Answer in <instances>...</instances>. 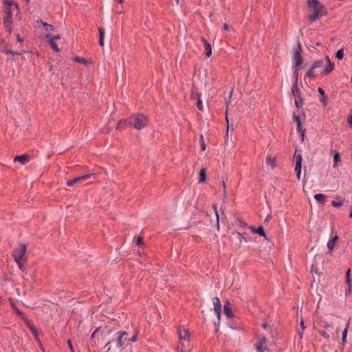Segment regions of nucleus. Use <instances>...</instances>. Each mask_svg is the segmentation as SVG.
Masks as SVG:
<instances>
[{"instance_id": "nucleus-1", "label": "nucleus", "mask_w": 352, "mask_h": 352, "mask_svg": "<svg viewBox=\"0 0 352 352\" xmlns=\"http://www.w3.org/2000/svg\"><path fill=\"white\" fill-rule=\"evenodd\" d=\"M327 65V67L321 72V74L327 75L334 69V63H331L329 56H326L323 59L317 60L314 62L311 67L307 72L305 77L314 78V69L319 68L321 65Z\"/></svg>"}, {"instance_id": "nucleus-2", "label": "nucleus", "mask_w": 352, "mask_h": 352, "mask_svg": "<svg viewBox=\"0 0 352 352\" xmlns=\"http://www.w3.org/2000/svg\"><path fill=\"white\" fill-rule=\"evenodd\" d=\"M138 340V332L134 331V333L129 336V334L126 331H119L116 333V346L120 350H123L124 348L130 343V342H135Z\"/></svg>"}, {"instance_id": "nucleus-3", "label": "nucleus", "mask_w": 352, "mask_h": 352, "mask_svg": "<svg viewBox=\"0 0 352 352\" xmlns=\"http://www.w3.org/2000/svg\"><path fill=\"white\" fill-rule=\"evenodd\" d=\"M27 246L25 244L21 243L19 246L14 249L12 256L21 270L24 269V263L25 262V254Z\"/></svg>"}, {"instance_id": "nucleus-4", "label": "nucleus", "mask_w": 352, "mask_h": 352, "mask_svg": "<svg viewBox=\"0 0 352 352\" xmlns=\"http://www.w3.org/2000/svg\"><path fill=\"white\" fill-rule=\"evenodd\" d=\"M307 4L313 11V14L308 16L311 22L316 21L320 14H326L324 6L318 0H309Z\"/></svg>"}, {"instance_id": "nucleus-5", "label": "nucleus", "mask_w": 352, "mask_h": 352, "mask_svg": "<svg viewBox=\"0 0 352 352\" xmlns=\"http://www.w3.org/2000/svg\"><path fill=\"white\" fill-rule=\"evenodd\" d=\"M147 118L142 114H136L129 119V124L137 130H141L147 124Z\"/></svg>"}, {"instance_id": "nucleus-6", "label": "nucleus", "mask_w": 352, "mask_h": 352, "mask_svg": "<svg viewBox=\"0 0 352 352\" xmlns=\"http://www.w3.org/2000/svg\"><path fill=\"white\" fill-rule=\"evenodd\" d=\"M300 45L298 44V47L294 50L292 57V65L295 69V73L298 70V67L302 65L303 58L300 54Z\"/></svg>"}, {"instance_id": "nucleus-7", "label": "nucleus", "mask_w": 352, "mask_h": 352, "mask_svg": "<svg viewBox=\"0 0 352 352\" xmlns=\"http://www.w3.org/2000/svg\"><path fill=\"white\" fill-rule=\"evenodd\" d=\"M177 334L181 347L182 346V343H184L185 341L188 342L190 340V333L189 331L184 327H179L177 329Z\"/></svg>"}, {"instance_id": "nucleus-8", "label": "nucleus", "mask_w": 352, "mask_h": 352, "mask_svg": "<svg viewBox=\"0 0 352 352\" xmlns=\"http://www.w3.org/2000/svg\"><path fill=\"white\" fill-rule=\"evenodd\" d=\"M5 12L6 16L3 20V25L6 31H8L9 34H11L12 25V14L10 8H7Z\"/></svg>"}, {"instance_id": "nucleus-9", "label": "nucleus", "mask_w": 352, "mask_h": 352, "mask_svg": "<svg viewBox=\"0 0 352 352\" xmlns=\"http://www.w3.org/2000/svg\"><path fill=\"white\" fill-rule=\"evenodd\" d=\"M294 157L296 159L295 171L296 173L297 179L300 180L301 176L302 157L301 154H296V153H295Z\"/></svg>"}, {"instance_id": "nucleus-10", "label": "nucleus", "mask_w": 352, "mask_h": 352, "mask_svg": "<svg viewBox=\"0 0 352 352\" xmlns=\"http://www.w3.org/2000/svg\"><path fill=\"white\" fill-rule=\"evenodd\" d=\"M256 352H267L268 349L266 344V340L264 337L260 338L255 344Z\"/></svg>"}, {"instance_id": "nucleus-11", "label": "nucleus", "mask_w": 352, "mask_h": 352, "mask_svg": "<svg viewBox=\"0 0 352 352\" xmlns=\"http://www.w3.org/2000/svg\"><path fill=\"white\" fill-rule=\"evenodd\" d=\"M212 302L214 305V313L219 320L221 318V304L220 300L218 297H214L212 298Z\"/></svg>"}, {"instance_id": "nucleus-12", "label": "nucleus", "mask_w": 352, "mask_h": 352, "mask_svg": "<svg viewBox=\"0 0 352 352\" xmlns=\"http://www.w3.org/2000/svg\"><path fill=\"white\" fill-rule=\"evenodd\" d=\"M293 118H294V120L295 121V122L296 123L297 131H298V132H299L300 133L302 140H304L305 131L304 129H302V128L301 126L300 117L297 115L294 114Z\"/></svg>"}, {"instance_id": "nucleus-13", "label": "nucleus", "mask_w": 352, "mask_h": 352, "mask_svg": "<svg viewBox=\"0 0 352 352\" xmlns=\"http://www.w3.org/2000/svg\"><path fill=\"white\" fill-rule=\"evenodd\" d=\"M201 41L204 43L205 48V54L207 57H210L212 55V47L209 42L204 37L201 38Z\"/></svg>"}, {"instance_id": "nucleus-14", "label": "nucleus", "mask_w": 352, "mask_h": 352, "mask_svg": "<svg viewBox=\"0 0 352 352\" xmlns=\"http://www.w3.org/2000/svg\"><path fill=\"white\" fill-rule=\"evenodd\" d=\"M266 164L271 168H274L276 166V156L269 155L266 158Z\"/></svg>"}, {"instance_id": "nucleus-15", "label": "nucleus", "mask_w": 352, "mask_h": 352, "mask_svg": "<svg viewBox=\"0 0 352 352\" xmlns=\"http://www.w3.org/2000/svg\"><path fill=\"white\" fill-rule=\"evenodd\" d=\"M30 157L28 155H22L16 156L14 159V162H20L22 165L26 164L29 162Z\"/></svg>"}, {"instance_id": "nucleus-16", "label": "nucleus", "mask_w": 352, "mask_h": 352, "mask_svg": "<svg viewBox=\"0 0 352 352\" xmlns=\"http://www.w3.org/2000/svg\"><path fill=\"white\" fill-rule=\"evenodd\" d=\"M45 37L47 38V42L51 46V47L56 52H58L60 51V49L58 48L57 44L55 43V41L53 40V38H52V35L50 34H46Z\"/></svg>"}, {"instance_id": "nucleus-17", "label": "nucleus", "mask_w": 352, "mask_h": 352, "mask_svg": "<svg viewBox=\"0 0 352 352\" xmlns=\"http://www.w3.org/2000/svg\"><path fill=\"white\" fill-rule=\"evenodd\" d=\"M292 94L294 97L298 98L300 100H301V95H300V89L298 87V85H296V81L293 82L292 87Z\"/></svg>"}, {"instance_id": "nucleus-18", "label": "nucleus", "mask_w": 352, "mask_h": 352, "mask_svg": "<svg viewBox=\"0 0 352 352\" xmlns=\"http://www.w3.org/2000/svg\"><path fill=\"white\" fill-rule=\"evenodd\" d=\"M250 230L256 234H259L260 236H264L265 239H267V237L264 232V229L263 226H259L258 228H256L254 226H251L250 228Z\"/></svg>"}, {"instance_id": "nucleus-19", "label": "nucleus", "mask_w": 352, "mask_h": 352, "mask_svg": "<svg viewBox=\"0 0 352 352\" xmlns=\"http://www.w3.org/2000/svg\"><path fill=\"white\" fill-rule=\"evenodd\" d=\"M338 236H335L334 237H333L331 239H330L328 241V243H327V248H328L329 253H331V252L333 251L336 244L338 243Z\"/></svg>"}, {"instance_id": "nucleus-20", "label": "nucleus", "mask_w": 352, "mask_h": 352, "mask_svg": "<svg viewBox=\"0 0 352 352\" xmlns=\"http://www.w3.org/2000/svg\"><path fill=\"white\" fill-rule=\"evenodd\" d=\"M332 153L333 154V167L336 168L338 167V163L341 161V157L340 152L338 151H333Z\"/></svg>"}, {"instance_id": "nucleus-21", "label": "nucleus", "mask_w": 352, "mask_h": 352, "mask_svg": "<svg viewBox=\"0 0 352 352\" xmlns=\"http://www.w3.org/2000/svg\"><path fill=\"white\" fill-rule=\"evenodd\" d=\"M232 234L235 235L236 239H237V240L239 241V243L234 247V248L237 249V248H239L241 246V241H242V239H243L245 241H247V239L245 237L243 236L241 233H240L239 232H232Z\"/></svg>"}, {"instance_id": "nucleus-22", "label": "nucleus", "mask_w": 352, "mask_h": 352, "mask_svg": "<svg viewBox=\"0 0 352 352\" xmlns=\"http://www.w3.org/2000/svg\"><path fill=\"white\" fill-rule=\"evenodd\" d=\"M223 311L228 318H231L233 316V313L231 310V308L230 307V302L228 301H227L226 303L224 305Z\"/></svg>"}, {"instance_id": "nucleus-23", "label": "nucleus", "mask_w": 352, "mask_h": 352, "mask_svg": "<svg viewBox=\"0 0 352 352\" xmlns=\"http://www.w3.org/2000/svg\"><path fill=\"white\" fill-rule=\"evenodd\" d=\"M111 333V331L107 329V328H104V329H101L100 328V331H99V334H100V338L101 340H104L105 337L108 335H109Z\"/></svg>"}, {"instance_id": "nucleus-24", "label": "nucleus", "mask_w": 352, "mask_h": 352, "mask_svg": "<svg viewBox=\"0 0 352 352\" xmlns=\"http://www.w3.org/2000/svg\"><path fill=\"white\" fill-rule=\"evenodd\" d=\"M25 323L27 325V327L30 329V330L32 331V333L36 336L37 335V330L36 328L32 324L30 320H28L27 318L24 319Z\"/></svg>"}, {"instance_id": "nucleus-25", "label": "nucleus", "mask_w": 352, "mask_h": 352, "mask_svg": "<svg viewBox=\"0 0 352 352\" xmlns=\"http://www.w3.org/2000/svg\"><path fill=\"white\" fill-rule=\"evenodd\" d=\"M94 175L92 174V173L91 174H87V175H84L76 177L74 179L76 184H78V183L81 182L83 180H85V179H87L90 178L91 177H92Z\"/></svg>"}, {"instance_id": "nucleus-26", "label": "nucleus", "mask_w": 352, "mask_h": 352, "mask_svg": "<svg viewBox=\"0 0 352 352\" xmlns=\"http://www.w3.org/2000/svg\"><path fill=\"white\" fill-rule=\"evenodd\" d=\"M314 198L320 204H323L326 200V196L320 193L315 195Z\"/></svg>"}, {"instance_id": "nucleus-27", "label": "nucleus", "mask_w": 352, "mask_h": 352, "mask_svg": "<svg viewBox=\"0 0 352 352\" xmlns=\"http://www.w3.org/2000/svg\"><path fill=\"white\" fill-rule=\"evenodd\" d=\"M206 170L204 168H201L199 172V183H204L206 182Z\"/></svg>"}, {"instance_id": "nucleus-28", "label": "nucleus", "mask_w": 352, "mask_h": 352, "mask_svg": "<svg viewBox=\"0 0 352 352\" xmlns=\"http://www.w3.org/2000/svg\"><path fill=\"white\" fill-rule=\"evenodd\" d=\"M98 31H99V35H100L99 44L101 47H102L104 45V30L102 28H99Z\"/></svg>"}, {"instance_id": "nucleus-29", "label": "nucleus", "mask_w": 352, "mask_h": 352, "mask_svg": "<svg viewBox=\"0 0 352 352\" xmlns=\"http://www.w3.org/2000/svg\"><path fill=\"white\" fill-rule=\"evenodd\" d=\"M130 126L129 124V120H121L119 121L117 126H116V129H121L122 127H125V126Z\"/></svg>"}, {"instance_id": "nucleus-30", "label": "nucleus", "mask_w": 352, "mask_h": 352, "mask_svg": "<svg viewBox=\"0 0 352 352\" xmlns=\"http://www.w3.org/2000/svg\"><path fill=\"white\" fill-rule=\"evenodd\" d=\"M197 108L199 109V110L203 111L204 108H203V104H202V100L201 99L200 94H197Z\"/></svg>"}, {"instance_id": "nucleus-31", "label": "nucleus", "mask_w": 352, "mask_h": 352, "mask_svg": "<svg viewBox=\"0 0 352 352\" xmlns=\"http://www.w3.org/2000/svg\"><path fill=\"white\" fill-rule=\"evenodd\" d=\"M336 57L338 60H342L344 58V50H343V49H340V50L337 51V52L336 54Z\"/></svg>"}, {"instance_id": "nucleus-32", "label": "nucleus", "mask_w": 352, "mask_h": 352, "mask_svg": "<svg viewBox=\"0 0 352 352\" xmlns=\"http://www.w3.org/2000/svg\"><path fill=\"white\" fill-rule=\"evenodd\" d=\"M74 60L75 62L80 63H82L84 65H86L87 63V60L85 58H82V57H79V56L74 57Z\"/></svg>"}, {"instance_id": "nucleus-33", "label": "nucleus", "mask_w": 352, "mask_h": 352, "mask_svg": "<svg viewBox=\"0 0 352 352\" xmlns=\"http://www.w3.org/2000/svg\"><path fill=\"white\" fill-rule=\"evenodd\" d=\"M213 208L215 212L216 218H217V228L219 229V214L217 212V207L215 205H214Z\"/></svg>"}, {"instance_id": "nucleus-34", "label": "nucleus", "mask_w": 352, "mask_h": 352, "mask_svg": "<svg viewBox=\"0 0 352 352\" xmlns=\"http://www.w3.org/2000/svg\"><path fill=\"white\" fill-rule=\"evenodd\" d=\"M318 91L321 95L322 100L323 101H326V96H325L324 91L321 87H318Z\"/></svg>"}, {"instance_id": "nucleus-35", "label": "nucleus", "mask_w": 352, "mask_h": 352, "mask_svg": "<svg viewBox=\"0 0 352 352\" xmlns=\"http://www.w3.org/2000/svg\"><path fill=\"white\" fill-rule=\"evenodd\" d=\"M302 98H301V100H300L298 97L295 98V104H296V107L297 108L301 107H302Z\"/></svg>"}, {"instance_id": "nucleus-36", "label": "nucleus", "mask_w": 352, "mask_h": 352, "mask_svg": "<svg viewBox=\"0 0 352 352\" xmlns=\"http://www.w3.org/2000/svg\"><path fill=\"white\" fill-rule=\"evenodd\" d=\"M319 333L325 339L329 340L330 338L329 334L325 331H319Z\"/></svg>"}, {"instance_id": "nucleus-37", "label": "nucleus", "mask_w": 352, "mask_h": 352, "mask_svg": "<svg viewBox=\"0 0 352 352\" xmlns=\"http://www.w3.org/2000/svg\"><path fill=\"white\" fill-rule=\"evenodd\" d=\"M190 348L188 345H186L185 343H182V346L181 347V352H186L190 351Z\"/></svg>"}, {"instance_id": "nucleus-38", "label": "nucleus", "mask_w": 352, "mask_h": 352, "mask_svg": "<svg viewBox=\"0 0 352 352\" xmlns=\"http://www.w3.org/2000/svg\"><path fill=\"white\" fill-rule=\"evenodd\" d=\"M343 204L342 201H332L331 202V205L333 206V207H340L342 206Z\"/></svg>"}, {"instance_id": "nucleus-39", "label": "nucleus", "mask_w": 352, "mask_h": 352, "mask_svg": "<svg viewBox=\"0 0 352 352\" xmlns=\"http://www.w3.org/2000/svg\"><path fill=\"white\" fill-rule=\"evenodd\" d=\"M223 200H226L227 199V194H226V184L224 182H223Z\"/></svg>"}, {"instance_id": "nucleus-40", "label": "nucleus", "mask_w": 352, "mask_h": 352, "mask_svg": "<svg viewBox=\"0 0 352 352\" xmlns=\"http://www.w3.org/2000/svg\"><path fill=\"white\" fill-rule=\"evenodd\" d=\"M41 23H42V25L44 26V27H46L47 28V30H53L54 28H53V26L45 23V22H43V21H41Z\"/></svg>"}, {"instance_id": "nucleus-41", "label": "nucleus", "mask_w": 352, "mask_h": 352, "mask_svg": "<svg viewBox=\"0 0 352 352\" xmlns=\"http://www.w3.org/2000/svg\"><path fill=\"white\" fill-rule=\"evenodd\" d=\"M200 139H201V150L202 151H205L206 150V144L204 143L203 135H201Z\"/></svg>"}, {"instance_id": "nucleus-42", "label": "nucleus", "mask_w": 352, "mask_h": 352, "mask_svg": "<svg viewBox=\"0 0 352 352\" xmlns=\"http://www.w3.org/2000/svg\"><path fill=\"white\" fill-rule=\"evenodd\" d=\"M3 3L9 8L13 5V2L11 0H3Z\"/></svg>"}, {"instance_id": "nucleus-43", "label": "nucleus", "mask_w": 352, "mask_h": 352, "mask_svg": "<svg viewBox=\"0 0 352 352\" xmlns=\"http://www.w3.org/2000/svg\"><path fill=\"white\" fill-rule=\"evenodd\" d=\"M67 344L69 346V348L71 352H74V347H73V345H72L71 340H67Z\"/></svg>"}, {"instance_id": "nucleus-44", "label": "nucleus", "mask_w": 352, "mask_h": 352, "mask_svg": "<svg viewBox=\"0 0 352 352\" xmlns=\"http://www.w3.org/2000/svg\"><path fill=\"white\" fill-rule=\"evenodd\" d=\"M5 52L6 54H12V55L20 54H21V53H19V52H13V51L10 50H5Z\"/></svg>"}, {"instance_id": "nucleus-45", "label": "nucleus", "mask_w": 352, "mask_h": 352, "mask_svg": "<svg viewBox=\"0 0 352 352\" xmlns=\"http://www.w3.org/2000/svg\"><path fill=\"white\" fill-rule=\"evenodd\" d=\"M74 184H76V182H75V181H74V179H73L68 180V181L67 182V185L68 186H70V187H71V186H73Z\"/></svg>"}, {"instance_id": "nucleus-46", "label": "nucleus", "mask_w": 352, "mask_h": 352, "mask_svg": "<svg viewBox=\"0 0 352 352\" xmlns=\"http://www.w3.org/2000/svg\"><path fill=\"white\" fill-rule=\"evenodd\" d=\"M349 322L347 323L346 324V327H345V329H344L343 332H342V336L343 337H346L347 336V332H348V327H349Z\"/></svg>"}, {"instance_id": "nucleus-47", "label": "nucleus", "mask_w": 352, "mask_h": 352, "mask_svg": "<svg viewBox=\"0 0 352 352\" xmlns=\"http://www.w3.org/2000/svg\"><path fill=\"white\" fill-rule=\"evenodd\" d=\"M99 331H100V328L96 329V330L92 333V334H91V338H94L96 337V336L98 334Z\"/></svg>"}, {"instance_id": "nucleus-48", "label": "nucleus", "mask_w": 352, "mask_h": 352, "mask_svg": "<svg viewBox=\"0 0 352 352\" xmlns=\"http://www.w3.org/2000/svg\"><path fill=\"white\" fill-rule=\"evenodd\" d=\"M135 242L137 245H141L142 243V239L140 237H136L135 239Z\"/></svg>"}, {"instance_id": "nucleus-49", "label": "nucleus", "mask_w": 352, "mask_h": 352, "mask_svg": "<svg viewBox=\"0 0 352 352\" xmlns=\"http://www.w3.org/2000/svg\"><path fill=\"white\" fill-rule=\"evenodd\" d=\"M226 122L228 123V125H227V133H228V131L230 130V129H231L232 130H233V125H230L229 123H228V117L226 116Z\"/></svg>"}, {"instance_id": "nucleus-50", "label": "nucleus", "mask_w": 352, "mask_h": 352, "mask_svg": "<svg viewBox=\"0 0 352 352\" xmlns=\"http://www.w3.org/2000/svg\"><path fill=\"white\" fill-rule=\"evenodd\" d=\"M346 283L348 287H351V280L350 277L346 278Z\"/></svg>"}, {"instance_id": "nucleus-51", "label": "nucleus", "mask_w": 352, "mask_h": 352, "mask_svg": "<svg viewBox=\"0 0 352 352\" xmlns=\"http://www.w3.org/2000/svg\"><path fill=\"white\" fill-rule=\"evenodd\" d=\"M11 305H12V307L13 309H14L16 311H17V314H19V315H22V313L21 311H19L16 307H15V305L12 302H11Z\"/></svg>"}, {"instance_id": "nucleus-52", "label": "nucleus", "mask_w": 352, "mask_h": 352, "mask_svg": "<svg viewBox=\"0 0 352 352\" xmlns=\"http://www.w3.org/2000/svg\"><path fill=\"white\" fill-rule=\"evenodd\" d=\"M296 85H298V71L295 73V71L294 72V82H296Z\"/></svg>"}, {"instance_id": "nucleus-53", "label": "nucleus", "mask_w": 352, "mask_h": 352, "mask_svg": "<svg viewBox=\"0 0 352 352\" xmlns=\"http://www.w3.org/2000/svg\"><path fill=\"white\" fill-rule=\"evenodd\" d=\"M323 327H324V328H325V329H328V328H331V327H333V325H332L331 324H329V322H325L324 323V326H323Z\"/></svg>"}, {"instance_id": "nucleus-54", "label": "nucleus", "mask_w": 352, "mask_h": 352, "mask_svg": "<svg viewBox=\"0 0 352 352\" xmlns=\"http://www.w3.org/2000/svg\"><path fill=\"white\" fill-rule=\"evenodd\" d=\"M300 326H301V327H302V330H304V329L306 328V327H305V325L304 320H303L302 318H300Z\"/></svg>"}, {"instance_id": "nucleus-55", "label": "nucleus", "mask_w": 352, "mask_h": 352, "mask_svg": "<svg viewBox=\"0 0 352 352\" xmlns=\"http://www.w3.org/2000/svg\"><path fill=\"white\" fill-rule=\"evenodd\" d=\"M351 292V287H347V289L345 291V295L346 296V295L349 294Z\"/></svg>"}, {"instance_id": "nucleus-56", "label": "nucleus", "mask_w": 352, "mask_h": 352, "mask_svg": "<svg viewBox=\"0 0 352 352\" xmlns=\"http://www.w3.org/2000/svg\"><path fill=\"white\" fill-rule=\"evenodd\" d=\"M197 94H198L192 92L191 94V99H197Z\"/></svg>"}, {"instance_id": "nucleus-57", "label": "nucleus", "mask_w": 352, "mask_h": 352, "mask_svg": "<svg viewBox=\"0 0 352 352\" xmlns=\"http://www.w3.org/2000/svg\"><path fill=\"white\" fill-rule=\"evenodd\" d=\"M52 38H53V40L55 41V40L59 39L60 38V36L59 34L54 35V36L52 35Z\"/></svg>"}, {"instance_id": "nucleus-58", "label": "nucleus", "mask_w": 352, "mask_h": 352, "mask_svg": "<svg viewBox=\"0 0 352 352\" xmlns=\"http://www.w3.org/2000/svg\"><path fill=\"white\" fill-rule=\"evenodd\" d=\"M351 276V269H348V270L346 272V278H349Z\"/></svg>"}, {"instance_id": "nucleus-59", "label": "nucleus", "mask_w": 352, "mask_h": 352, "mask_svg": "<svg viewBox=\"0 0 352 352\" xmlns=\"http://www.w3.org/2000/svg\"><path fill=\"white\" fill-rule=\"evenodd\" d=\"M232 94H233V89H231V91H230V94H229V100H230V98L232 96ZM229 102H230V101L226 102L227 106L228 105Z\"/></svg>"}, {"instance_id": "nucleus-60", "label": "nucleus", "mask_w": 352, "mask_h": 352, "mask_svg": "<svg viewBox=\"0 0 352 352\" xmlns=\"http://www.w3.org/2000/svg\"><path fill=\"white\" fill-rule=\"evenodd\" d=\"M348 122L350 124V126H352V115L349 117Z\"/></svg>"}, {"instance_id": "nucleus-61", "label": "nucleus", "mask_w": 352, "mask_h": 352, "mask_svg": "<svg viewBox=\"0 0 352 352\" xmlns=\"http://www.w3.org/2000/svg\"><path fill=\"white\" fill-rule=\"evenodd\" d=\"M110 343H111L110 342H108L107 343V344L105 345V347H107V352H108V351H110V349H111V348L109 346V345L110 344Z\"/></svg>"}, {"instance_id": "nucleus-62", "label": "nucleus", "mask_w": 352, "mask_h": 352, "mask_svg": "<svg viewBox=\"0 0 352 352\" xmlns=\"http://www.w3.org/2000/svg\"><path fill=\"white\" fill-rule=\"evenodd\" d=\"M223 28L225 30H229V26L226 24V23H224L223 25Z\"/></svg>"}, {"instance_id": "nucleus-63", "label": "nucleus", "mask_w": 352, "mask_h": 352, "mask_svg": "<svg viewBox=\"0 0 352 352\" xmlns=\"http://www.w3.org/2000/svg\"><path fill=\"white\" fill-rule=\"evenodd\" d=\"M16 38H17V41L19 42H22L23 41V39L20 37L19 34H17Z\"/></svg>"}, {"instance_id": "nucleus-64", "label": "nucleus", "mask_w": 352, "mask_h": 352, "mask_svg": "<svg viewBox=\"0 0 352 352\" xmlns=\"http://www.w3.org/2000/svg\"><path fill=\"white\" fill-rule=\"evenodd\" d=\"M342 341L343 343H345L346 342V337H343L342 336Z\"/></svg>"}]
</instances>
